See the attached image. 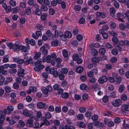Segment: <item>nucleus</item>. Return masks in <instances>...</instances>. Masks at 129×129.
<instances>
[{
  "label": "nucleus",
  "instance_id": "412c9836",
  "mask_svg": "<svg viewBox=\"0 0 129 129\" xmlns=\"http://www.w3.org/2000/svg\"><path fill=\"white\" fill-rule=\"evenodd\" d=\"M31 8L30 7H27L25 10V12L28 15H30L31 13Z\"/></svg>",
  "mask_w": 129,
  "mask_h": 129
},
{
  "label": "nucleus",
  "instance_id": "338daca9",
  "mask_svg": "<svg viewBox=\"0 0 129 129\" xmlns=\"http://www.w3.org/2000/svg\"><path fill=\"white\" fill-rule=\"evenodd\" d=\"M112 41L115 44H116L118 42L117 39L115 37H113L112 39Z\"/></svg>",
  "mask_w": 129,
  "mask_h": 129
},
{
  "label": "nucleus",
  "instance_id": "423d86ee",
  "mask_svg": "<svg viewBox=\"0 0 129 129\" xmlns=\"http://www.w3.org/2000/svg\"><path fill=\"white\" fill-rule=\"evenodd\" d=\"M34 121L31 119H28L26 123V125L27 127H31L34 126Z\"/></svg>",
  "mask_w": 129,
  "mask_h": 129
},
{
  "label": "nucleus",
  "instance_id": "052dcab7",
  "mask_svg": "<svg viewBox=\"0 0 129 129\" xmlns=\"http://www.w3.org/2000/svg\"><path fill=\"white\" fill-rule=\"evenodd\" d=\"M17 70L15 69H10L9 70V72L11 74H13L17 72Z\"/></svg>",
  "mask_w": 129,
  "mask_h": 129
},
{
  "label": "nucleus",
  "instance_id": "f03ea898",
  "mask_svg": "<svg viewBox=\"0 0 129 129\" xmlns=\"http://www.w3.org/2000/svg\"><path fill=\"white\" fill-rule=\"evenodd\" d=\"M56 57V55L55 53H53L50 55H48L46 58L44 56L42 58V61L45 62L46 61L47 63H49L51 61V59H55Z\"/></svg>",
  "mask_w": 129,
  "mask_h": 129
},
{
  "label": "nucleus",
  "instance_id": "7c9ffc66",
  "mask_svg": "<svg viewBox=\"0 0 129 129\" xmlns=\"http://www.w3.org/2000/svg\"><path fill=\"white\" fill-rule=\"evenodd\" d=\"M124 89V85L122 84L119 87V91L120 92H122Z\"/></svg>",
  "mask_w": 129,
  "mask_h": 129
},
{
  "label": "nucleus",
  "instance_id": "393cba45",
  "mask_svg": "<svg viewBox=\"0 0 129 129\" xmlns=\"http://www.w3.org/2000/svg\"><path fill=\"white\" fill-rule=\"evenodd\" d=\"M69 96V94L68 93L64 92L61 95L62 98H68Z\"/></svg>",
  "mask_w": 129,
  "mask_h": 129
},
{
  "label": "nucleus",
  "instance_id": "c756f323",
  "mask_svg": "<svg viewBox=\"0 0 129 129\" xmlns=\"http://www.w3.org/2000/svg\"><path fill=\"white\" fill-rule=\"evenodd\" d=\"M62 54L63 56L65 58H67L68 57V54L67 51L66 49L63 50L62 52Z\"/></svg>",
  "mask_w": 129,
  "mask_h": 129
},
{
  "label": "nucleus",
  "instance_id": "2f4dec72",
  "mask_svg": "<svg viewBox=\"0 0 129 129\" xmlns=\"http://www.w3.org/2000/svg\"><path fill=\"white\" fill-rule=\"evenodd\" d=\"M3 65L1 66L0 67V70L1 72H2V74H7V71H4V69Z\"/></svg>",
  "mask_w": 129,
  "mask_h": 129
},
{
  "label": "nucleus",
  "instance_id": "a878e982",
  "mask_svg": "<svg viewBox=\"0 0 129 129\" xmlns=\"http://www.w3.org/2000/svg\"><path fill=\"white\" fill-rule=\"evenodd\" d=\"M73 58L74 60L76 61L79 58V55L77 53L74 54L73 55Z\"/></svg>",
  "mask_w": 129,
  "mask_h": 129
},
{
  "label": "nucleus",
  "instance_id": "8fccbe9b",
  "mask_svg": "<svg viewBox=\"0 0 129 129\" xmlns=\"http://www.w3.org/2000/svg\"><path fill=\"white\" fill-rule=\"evenodd\" d=\"M86 85L84 84H82L80 86V88L82 90H83L86 89Z\"/></svg>",
  "mask_w": 129,
  "mask_h": 129
},
{
  "label": "nucleus",
  "instance_id": "e2e57ef3",
  "mask_svg": "<svg viewBox=\"0 0 129 129\" xmlns=\"http://www.w3.org/2000/svg\"><path fill=\"white\" fill-rule=\"evenodd\" d=\"M79 126L81 128H84L86 126L85 124L83 122H81L79 123Z\"/></svg>",
  "mask_w": 129,
  "mask_h": 129
},
{
  "label": "nucleus",
  "instance_id": "9d476101",
  "mask_svg": "<svg viewBox=\"0 0 129 129\" xmlns=\"http://www.w3.org/2000/svg\"><path fill=\"white\" fill-rule=\"evenodd\" d=\"M121 110L122 112L124 111H129V105L126 104L123 105L121 107Z\"/></svg>",
  "mask_w": 129,
  "mask_h": 129
},
{
  "label": "nucleus",
  "instance_id": "3c124183",
  "mask_svg": "<svg viewBox=\"0 0 129 129\" xmlns=\"http://www.w3.org/2000/svg\"><path fill=\"white\" fill-rule=\"evenodd\" d=\"M81 7L80 6L76 5L74 7V9L76 11H79L80 10Z\"/></svg>",
  "mask_w": 129,
  "mask_h": 129
},
{
  "label": "nucleus",
  "instance_id": "69168bd1",
  "mask_svg": "<svg viewBox=\"0 0 129 129\" xmlns=\"http://www.w3.org/2000/svg\"><path fill=\"white\" fill-rule=\"evenodd\" d=\"M77 117L78 119L81 120L83 118V116L82 114H79L77 115Z\"/></svg>",
  "mask_w": 129,
  "mask_h": 129
},
{
  "label": "nucleus",
  "instance_id": "09e8293b",
  "mask_svg": "<svg viewBox=\"0 0 129 129\" xmlns=\"http://www.w3.org/2000/svg\"><path fill=\"white\" fill-rule=\"evenodd\" d=\"M114 6L117 8H118L119 7V4L118 2L114 1L113 2Z\"/></svg>",
  "mask_w": 129,
  "mask_h": 129
},
{
  "label": "nucleus",
  "instance_id": "473e14b6",
  "mask_svg": "<svg viewBox=\"0 0 129 129\" xmlns=\"http://www.w3.org/2000/svg\"><path fill=\"white\" fill-rule=\"evenodd\" d=\"M106 50L103 48L100 49L99 50V52L100 54L103 55L106 52Z\"/></svg>",
  "mask_w": 129,
  "mask_h": 129
},
{
  "label": "nucleus",
  "instance_id": "f3484780",
  "mask_svg": "<svg viewBox=\"0 0 129 129\" xmlns=\"http://www.w3.org/2000/svg\"><path fill=\"white\" fill-rule=\"evenodd\" d=\"M41 119L43 121V124H45L46 126H48L49 124V122L47 120L45 117H43Z\"/></svg>",
  "mask_w": 129,
  "mask_h": 129
},
{
  "label": "nucleus",
  "instance_id": "4d7b16f0",
  "mask_svg": "<svg viewBox=\"0 0 129 129\" xmlns=\"http://www.w3.org/2000/svg\"><path fill=\"white\" fill-rule=\"evenodd\" d=\"M54 125L55 126H58L60 125V123L58 120H55L53 121Z\"/></svg>",
  "mask_w": 129,
  "mask_h": 129
},
{
  "label": "nucleus",
  "instance_id": "49530a36",
  "mask_svg": "<svg viewBox=\"0 0 129 129\" xmlns=\"http://www.w3.org/2000/svg\"><path fill=\"white\" fill-rule=\"evenodd\" d=\"M18 122L20 125L22 127H23L25 125V123L23 120H19Z\"/></svg>",
  "mask_w": 129,
  "mask_h": 129
},
{
  "label": "nucleus",
  "instance_id": "bb28decb",
  "mask_svg": "<svg viewBox=\"0 0 129 129\" xmlns=\"http://www.w3.org/2000/svg\"><path fill=\"white\" fill-rule=\"evenodd\" d=\"M13 80V78L12 77H8L5 83V84H7L11 82Z\"/></svg>",
  "mask_w": 129,
  "mask_h": 129
},
{
  "label": "nucleus",
  "instance_id": "864d4df0",
  "mask_svg": "<svg viewBox=\"0 0 129 129\" xmlns=\"http://www.w3.org/2000/svg\"><path fill=\"white\" fill-rule=\"evenodd\" d=\"M124 5L125 6L127 7V8H129V0H126Z\"/></svg>",
  "mask_w": 129,
  "mask_h": 129
},
{
  "label": "nucleus",
  "instance_id": "de8ad7c7",
  "mask_svg": "<svg viewBox=\"0 0 129 129\" xmlns=\"http://www.w3.org/2000/svg\"><path fill=\"white\" fill-rule=\"evenodd\" d=\"M23 108L24 105L22 103H19L17 105L18 109L19 110L22 109H23Z\"/></svg>",
  "mask_w": 129,
  "mask_h": 129
},
{
  "label": "nucleus",
  "instance_id": "f8f14e48",
  "mask_svg": "<svg viewBox=\"0 0 129 129\" xmlns=\"http://www.w3.org/2000/svg\"><path fill=\"white\" fill-rule=\"evenodd\" d=\"M40 50L42 52V54H44V55H47L48 53V50L45 49L44 46H42L40 48Z\"/></svg>",
  "mask_w": 129,
  "mask_h": 129
},
{
  "label": "nucleus",
  "instance_id": "58836bf2",
  "mask_svg": "<svg viewBox=\"0 0 129 129\" xmlns=\"http://www.w3.org/2000/svg\"><path fill=\"white\" fill-rule=\"evenodd\" d=\"M47 16V14L46 13H44L42 15L41 18L42 20L43 21L45 20L46 19V17Z\"/></svg>",
  "mask_w": 129,
  "mask_h": 129
},
{
  "label": "nucleus",
  "instance_id": "20e7f679",
  "mask_svg": "<svg viewBox=\"0 0 129 129\" xmlns=\"http://www.w3.org/2000/svg\"><path fill=\"white\" fill-rule=\"evenodd\" d=\"M52 90V87L50 85L47 86L46 88L44 87L42 89L43 92L45 95L47 94L48 92H51Z\"/></svg>",
  "mask_w": 129,
  "mask_h": 129
},
{
  "label": "nucleus",
  "instance_id": "cd10ccee",
  "mask_svg": "<svg viewBox=\"0 0 129 129\" xmlns=\"http://www.w3.org/2000/svg\"><path fill=\"white\" fill-rule=\"evenodd\" d=\"M20 47L21 48L20 49L22 51L24 52H28L27 51V48L26 47L21 45Z\"/></svg>",
  "mask_w": 129,
  "mask_h": 129
},
{
  "label": "nucleus",
  "instance_id": "a211bd4d",
  "mask_svg": "<svg viewBox=\"0 0 129 129\" xmlns=\"http://www.w3.org/2000/svg\"><path fill=\"white\" fill-rule=\"evenodd\" d=\"M91 52L92 55L93 56L96 55L98 54V52L97 50L93 48L91 49Z\"/></svg>",
  "mask_w": 129,
  "mask_h": 129
},
{
  "label": "nucleus",
  "instance_id": "7ed1b4c3",
  "mask_svg": "<svg viewBox=\"0 0 129 129\" xmlns=\"http://www.w3.org/2000/svg\"><path fill=\"white\" fill-rule=\"evenodd\" d=\"M14 109V107L12 106H8L7 108L5 109L4 111L0 110V111L1 113H2L3 112L5 114H10L11 112L13 111Z\"/></svg>",
  "mask_w": 129,
  "mask_h": 129
},
{
  "label": "nucleus",
  "instance_id": "f704fd0d",
  "mask_svg": "<svg viewBox=\"0 0 129 129\" xmlns=\"http://www.w3.org/2000/svg\"><path fill=\"white\" fill-rule=\"evenodd\" d=\"M68 72V70L66 68H63L61 69V70L60 72V73H62L66 74Z\"/></svg>",
  "mask_w": 129,
  "mask_h": 129
},
{
  "label": "nucleus",
  "instance_id": "0eeeda50",
  "mask_svg": "<svg viewBox=\"0 0 129 129\" xmlns=\"http://www.w3.org/2000/svg\"><path fill=\"white\" fill-rule=\"evenodd\" d=\"M107 80V77L105 76H103L99 79L98 81L100 84H102L104 82H106Z\"/></svg>",
  "mask_w": 129,
  "mask_h": 129
},
{
  "label": "nucleus",
  "instance_id": "774afa93",
  "mask_svg": "<svg viewBox=\"0 0 129 129\" xmlns=\"http://www.w3.org/2000/svg\"><path fill=\"white\" fill-rule=\"evenodd\" d=\"M124 17L128 18L129 17V10L127 11L126 13H124L123 15Z\"/></svg>",
  "mask_w": 129,
  "mask_h": 129
},
{
  "label": "nucleus",
  "instance_id": "f257e3e1",
  "mask_svg": "<svg viewBox=\"0 0 129 129\" xmlns=\"http://www.w3.org/2000/svg\"><path fill=\"white\" fill-rule=\"evenodd\" d=\"M41 60V59L38 60L35 63L36 67L34 68V69L35 71L39 72L44 68V66L41 64L42 63Z\"/></svg>",
  "mask_w": 129,
  "mask_h": 129
},
{
  "label": "nucleus",
  "instance_id": "9b49d317",
  "mask_svg": "<svg viewBox=\"0 0 129 129\" xmlns=\"http://www.w3.org/2000/svg\"><path fill=\"white\" fill-rule=\"evenodd\" d=\"M20 46H19L16 43L13 45V49L14 51H19L20 50Z\"/></svg>",
  "mask_w": 129,
  "mask_h": 129
},
{
  "label": "nucleus",
  "instance_id": "5701e85b",
  "mask_svg": "<svg viewBox=\"0 0 129 129\" xmlns=\"http://www.w3.org/2000/svg\"><path fill=\"white\" fill-rule=\"evenodd\" d=\"M35 13L36 14L38 15V16H41L42 15V11L39 8L38 9H36L35 10Z\"/></svg>",
  "mask_w": 129,
  "mask_h": 129
},
{
  "label": "nucleus",
  "instance_id": "6e6552de",
  "mask_svg": "<svg viewBox=\"0 0 129 129\" xmlns=\"http://www.w3.org/2000/svg\"><path fill=\"white\" fill-rule=\"evenodd\" d=\"M24 70V69L20 68L18 70L17 75L19 77H23L25 75Z\"/></svg>",
  "mask_w": 129,
  "mask_h": 129
},
{
  "label": "nucleus",
  "instance_id": "4468645a",
  "mask_svg": "<svg viewBox=\"0 0 129 129\" xmlns=\"http://www.w3.org/2000/svg\"><path fill=\"white\" fill-rule=\"evenodd\" d=\"M46 104L42 102L38 103L37 105V107L39 109H43L45 106Z\"/></svg>",
  "mask_w": 129,
  "mask_h": 129
},
{
  "label": "nucleus",
  "instance_id": "c9c22d12",
  "mask_svg": "<svg viewBox=\"0 0 129 129\" xmlns=\"http://www.w3.org/2000/svg\"><path fill=\"white\" fill-rule=\"evenodd\" d=\"M111 52L113 55H116L118 54V51L116 49H113L111 50Z\"/></svg>",
  "mask_w": 129,
  "mask_h": 129
},
{
  "label": "nucleus",
  "instance_id": "603ef678",
  "mask_svg": "<svg viewBox=\"0 0 129 129\" xmlns=\"http://www.w3.org/2000/svg\"><path fill=\"white\" fill-rule=\"evenodd\" d=\"M33 59L32 58H30L26 60L25 61V63H27V64H28L29 63H31L33 62Z\"/></svg>",
  "mask_w": 129,
  "mask_h": 129
},
{
  "label": "nucleus",
  "instance_id": "c85d7f7f",
  "mask_svg": "<svg viewBox=\"0 0 129 129\" xmlns=\"http://www.w3.org/2000/svg\"><path fill=\"white\" fill-rule=\"evenodd\" d=\"M41 10L43 11H45L48 10L47 7L45 5H42L40 8Z\"/></svg>",
  "mask_w": 129,
  "mask_h": 129
},
{
  "label": "nucleus",
  "instance_id": "680f3d73",
  "mask_svg": "<svg viewBox=\"0 0 129 129\" xmlns=\"http://www.w3.org/2000/svg\"><path fill=\"white\" fill-rule=\"evenodd\" d=\"M119 27L120 29L122 30H124L125 28V26L124 24L121 23L119 24Z\"/></svg>",
  "mask_w": 129,
  "mask_h": 129
},
{
  "label": "nucleus",
  "instance_id": "a18cd8bd",
  "mask_svg": "<svg viewBox=\"0 0 129 129\" xmlns=\"http://www.w3.org/2000/svg\"><path fill=\"white\" fill-rule=\"evenodd\" d=\"M89 82L91 83H94L96 81V79L94 77H92L88 79Z\"/></svg>",
  "mask_w": 129,
  "mask_h": 129
},
{
  "label": "nucleus",
  "instance_id": "5fc2aeb1",
  "mask_svg": "<svg viewBox=\"0 0 129 129\" xmlns=\"http://www.w3.org/2000/svg\"><path fill=\"white\" fill-rule=\"evenodd\" d=\"M12 10L13 11V12H17L19 11V8L18 7L14 8L12 9Z\"/></svg>",
  "mask_w": 129,
  "mask_h": 129
},
{
  "label": "nucleus",
  "instance_id": "aec40b11",
  "mask_svg": "<svg viewBox=\"0 0 129 129\" xmlns=\"http://www.w3.org/2000/svg\"><path fill=\"white\" fill-rule=\"evenodd\" d=\"M66 38H70L72 36V33L69 31H67L64 33Z\"/></svg>",
  "mask_w": 129,
  "mask_h": 129
},
{
  "label": "nucleus",
  "instance_id": "1a4fd4ad",
  "mask_svg": "<svg viewBox=\"0 0 129 129\" xmlns=\"http://www.w3.org/2000/svg\"><path fill=\"white\" fill-rule=\"evenodd\" d=\"M23 114L26 116L28 117L29 116V117L32 118H33V116H31V115H29L30 113L29 111L26 109H24L23 111Z\"/></svg>",
  "mask_w": 129,
  "mask_h": 129
},
{
  "label": "nucleus",
  "instance_id": "dca6fc26",
  "mask_svg": "<svg viewBox=\"0 0 129 129\" xmlns=\"http://www.w3.org/2000/svg\"><path fill=\"white\" fill-rule=\"evenodd\" d=\"M83 70V67L81 66L78 67L76 69V72L78 73H81Z\"/></svg>",
  "mask_w": 129,
  "mask_h": 129
},
{
  "label": "nucleus",
  "instance_id": "b1692460",
  "mask_svg": "<svg viewBox=\"0 0 129 129\" xmlns=\"http://www.w3.org/2000/svg\"><path fill=\"white\" fill-rule=\"evenodd\" d=\"M58 41L57 40L52 41L51 43V45L53 46H57L58 43Z\"/></svg>",
  "mask_w": 129,
  "mask_h": 129
},
{
  "label": "nucleus",
  "instance_id": "e433bc0d",
  "mask_svg": "<svg viewBox=\"0 0 129 129\" xmlns=\"http://www.w3.org/2000/svg\"><path fill=\"white\" fill-rule=\"evenodd\" d=\"M9 60L8 58L7 55H4L3 58V61L4 63L6 62L9 61Z\"/></svg>",
  "mask_w": 129,
  "mask_h": 129
},
{
  "label": "nucleus",
  "instance_id": "13d9d810",
  "mask_svg": "<svg viewBox=\"0 0 129 129\" xmlns=\"http://www.w3.org/2000/svg\"><path fill=\"white\" fill-rule=\"evenodd\" d=\"M9 3L10 5L12 6H14L16 5V3L15 2L11 0L10 1Z\"/></svg>",
  "mask_w": 129,
  "mask_h": 129
},
{
  "label": "nucleus",
  "instance_id": "ea45409f",
  "mask_svg": "<svg viewBox=\"0 0 129 129\" xmlns=\"http://www.w3.org/2000/svg\"><path fill=\"white\" fill-rule=\"evenodd\" d=\"M19 84L16 82L14 83L13 85V87L14 89H17L19 87Z\"/></svg>",
  "mask_w": 129,
  "mask_h": 129
},
{
  "label": "nucleus",
  "instance_id": "72a5a7b5",
  "mask_svg": "<svg viewBox=\"0 0 129 129\" xmlns=\"http://www.w3.org/2000/svg\"><path fill=\"white\" fill-rule=\"evenodd\" d=\"M58 77L59 79L61 80H63L64 79V74L60 72L59 73Z\"/></svg>",
  "mask_w": 129,
  "mask_h": 129
},
{
  "label": "nucleus",
  "instance_id": "c03bdc74",
  "mask_svg": "<svg viewBox=\"0 0 129 129\" xmlns=\"http://www.w3.org/2000/svg\"><path fill=\"white\" fill-rule=\"evenodd\" d=\"M88 76L89 77H92L94 76V73L92 71H89L87 72Z\"/></svg>",
  "mask_w": 129,
  "mask_h": 129
},
{
  "label": "nucleus",
  "instance_id": "a19ab883",
  "mask_svg": "<svg viewBox=\"0 0 129 129\" xmlns=\"http://www.w3.org/2000/svg\"><path fill=\"white\" fill-rule=\"evenodd\" d=\"M36 27V28L40 30H42L43 29V27L41 25L38 24H37Z\"/></svg>",
  "mask_w": 129,
  "mask_h": 129
},
{
  "label": "nucleus",
  "instance_id": "79ce46f5",
  "mask_svg": "<svg viewBox=\"0 0 129 129\" xmlns=\"http://www.w3.org/2000/svg\"><path fill=\"white\" fill-rule=\"evenodd\" d=\"M98 116L96 114H94L92 117V120L93 121L96 120L98 119Z\"/></svg>",
  "mask_w": 129,
  "mask_h": 129
},
{
  "label": "nucleus",
  "instance_id": "6ab92c4d",
  "mask_svg": "<svg viewBox=\"0 0 129 129\" xmlns=\"http://www.w3.org/2000/svg\"><path fill=\"white\" fill-rule=\"evenodd\" d=\"M41 55V53L40 52H38L35 53L34 57V58L35 60H37L40 57Z\"/></svg>",
  "mask_w": 129,
  "mask_h": 129
},
{
  "label": "nucleus",
  "instance_id": "37998d69",
  "mask_svg": "<svg viewBox=\"0 0 129 129\" xmlns=\"http://www.w3.org/2000/svg\"><path fill=\"white\" fill-rule=\"evenodd\" d=\"M64 127L66 129H75L74 127L72 125H69L67 124L65 125Z\"/></svg>",
  "mask_w": 129,
  "mask_h": 129
},
{
  "label": "nucleus",
  "instance_id": "4be33fe9",
  "mask_svg": "<svg viewBox=\"0 0 129 129\" xmlns=\"http://www.w3.org/2000/svg\"><path fill=\"white\" fill-rule=\"evenodd\" d=\"M92 61L94 62L98 63L100 61L99 58L97 57H93L91 59Z\"/></svg>",
  "mask_w": 129,
  "mask_h": 129
},
{
  "label": "nucleus",
  "instance_id": "bf43d9fd",
  "mask_svg": "<svg viewBox=\"0 0 129 129\" xmlns=\"http://www.w3.org/2000/svg\"><path fill=\"white\" fill-rule=\"evenodd\" d=\"M5 91L7 92H11V89L10 87L6 86L5 87Z\"/></svg>",
  "mask_w": 129,
  "mask_h": 129
},
{
  "label": "nucleus",
  "instance_id": "2eb2a0df",
  "mask_svg": "<svg viewBox=\"0 0 129 129\" xmlns=\"http://www.w3.org/2000/svg\"><path fill=\"white\" fill-rule=\"evenodd\" d=\"M93 124L94 125L97 127H102L103 126V124L99 122V121L93 122Z\"/></svg>",
  "mask_w": 129,
  "mask_h": 129
},
{
  "label": "nucleus",
  "instance_id": "6e6d98bb",
  "mask_svg": "<svg viewBox=\"0 0 129 129\" xmlns=\"http://www.w3.org/2000/svg\"><path fill=\"white\" fill-rule=\"evenodd\" d=\"M83 37L81 35H78L76 36V39L79 41H80L82 39Z\"/></svg>",
  "mask_w": 129,
  "mask_h": 129
},
{
  "label": "nucleus",
  "instance_id": "4c0bfd02",
  "mask_svg": "<svg viewBox=\"0 0 129 129\" xmlns=\"http://www.w3.org/2000/svg\"><path fill=\"white\" fill-rule=\"evenodd\" d=\"M116 82L117 84H120L122 81V78L120 76H118L116 77Z\"/></svg>",
  "mask_w": 129,
  "mask_h": 129
},
{
  "label": "nucleus",
  "instance_id": "0e129e2a",
  "mask_svg": "<svg viewBox=\"0 0 129 129\" xmlns=\"http://www.w3.org/2000/svg\"><path fill=\"white\" fill-rule=\"evenodd\" d=\"M102 36L103 38L105 39H107L108 38V34L105 32H104L102 34Z\"/></svg>",
  "mask_w": 129,
  "mask_h": 129
},
{
  "label": "nucleus",
  "instance_id": "39448f33",
  "mask_svg": "<svg viewBox=\"0 0 129 129\" xmlns=\"http://www.w3.org/2000/svg\"><path fill=\"white\" fill-rule=\"evenodd\" d=\"M112 104L114 106L117 107L121 105V101L120 99H116L115 101L112 102Z\"/></svg>",
  "mask_w": 129,
  "mask_h": 129
},
{
  "label": "nucleus",
  "instance_id": "ddd939ff",
  "mask_svg": "<svg viewBox=\"0 0 129 129\" xmlns=\"http://www.w3.org/2000/svg\"><path fill=\"white\" fill-rule=\"evenodd\" d=\"M96 14L97 16H100L102 18H105L106 16V14L104 12H96Z\"/></svg>",
  "mask_w": 129,
  "mask_h": 129
}]
</instances>
